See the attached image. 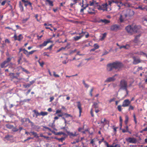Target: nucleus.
Listing matches in <instances>:
<instances>
[{
  "mask_svg": "<svg viewBox=\"0 0 147 147\" xmlns=\"http://www.w3.org/2000/svg\"><path fill=\"white\" fill-rule=\"evenodd\" d=\"M107 66V69L108 71H112L113 68L119 70L122 67L123 65L120 62H114L112 63L108 64Z\"/></svg>",
  "mask_w": 147,
  "mask_h": 147,
  "instance_id": "obj_1",
  "label": "nucleus"
},
{
  "mask_svg": "<svg viewBox=\"0 0 147 147\" xmlns=\"http://www.w3.org/2000/svg\"><path fill=\"white\" fill-rule=\"evenodd\" d=\"M119 86L120 87L119 90L126 89L128 87L127 82L125 80H122L120 82Z\"/></svg>",
  "mask_w": 147,
  "mask_h": 147,
  "instance_id": "obj_2",
  "label": "nucleus"
},
{
  "mask_svg": "<svg viewBox=\"0 0 147 147\" xmlns=\"http://www.w3.org/2000/svg\"><path fill=\"white\" fill-rule=\"evenodd\" d=\"M20 121L22 123V124L25 126H26L28 125V123H27V122H28V123H30L32 125L34 124L28 118H22L20 119Z\"/></svg>",
  "mask_w": 147,
  "mask_h": 147,
  "instance_id": "obj_3",
  "label": "nucleus"
},
{
  "mask_svg": "<svg viewBox=\"0 0 147 147\" xmlns=\"http://www.w3.org/2000/svg\"><path fill=\"white\" fill-rule=\"evenodd\" d=\"M120 29V26L116 24L112 25L110 27V30L116 32Z\"/></svg>",
  "mask_w": 147,
  "mask_h": 147,
  "instance_id": "obj_4",
  "label": "nucleus"
},
{
  "mask_svg": "<svg viewBox=\"0 0 147 147\" xmlns=\"http://www.w3.org/2000/svg\"><path fill=\"white\" fill-rule=\"evenodd\" d=\"M112 2L116 3L117 6L119 7V9H120V7L122 5L126 6V5L127 4V3H125V4L121 2L118 0H112ZM128 5L129 4H128Z\"/></svg>",
  "mask_w": 147,
  "mask_h": 147,
  "instance_id": "obj_5",
  "label": "nucleus"
},
{
  "mask_svg": "<svg viewBox=\"0 0 147 147\" xmlns=\"http://www.w3.org/2000/svg\"><path fill=\"white\" fill-rule=\"evenodd\" d=\"M141 27L140 26L135 25L133 26V32H139L140 31Z\"/></svg>",
  "mask_w": 147,
  "mask_h": 147,
  "instance_id": "obj_6",
  "label": "nucleus"
},
{
  "mask_svg": "<svg viewBox=\"0 0 147 147\" xmlns=\"http://www.w3.org/2000/svg\"><path fill=\"white\" fill-rule=\"evenodd\" d=\"M78 134L75 133L74 134H73L72 133L70 132L69 131H68L66 130H65V136H67L68 135L71 138L72 137H75Z\"/></svg>",
  "mask_w": 147,
  "mask_h": 147,
  "instance_id": "obj_7",
  "label": "nucleus"
},
{
  "mask_svg": "<svg viewBox=\"0 0 147 147\" xmlns=\"http://www.w3.org/2000/svg\"><path fill=\"white\" fill-rule=\"evenodd\" d=\"M133 26L129 25L127 26L125 28V29L127 32L131 34L133 32Z\"/></svg>",
  "mask_w": 147,
  "mask_h": 147,
  "instance_id": "obj_8",
  "label": "nucleus"
},
{
  "mask_svg": "<svg viewBox=\"0 0 147 147\" xmlns=\"http://www.w3.org/2000/svg\"><path fill=\"white\" fill-rule=\"evenodd\" d=\"M126 140L127 142L130 143H136L137 142L135 138L131 137L126 138Z\"/></svg>",
  "mask_w": 147,
  "mask_h": 147,
  "instance_id": "obj_9",
  "label": "nucleus"
},
{
  "mask_svg": "<svg viewBox=\"0 0 147 147\" xmlns=\"http://www.w3.org/2000/svg\"><path fill=\"white\" fill-rule=\"evenodd\" d=\"M13 38L15 40H18L19 41H20L23 38V36H22V35L21 34H19L18 36V37L17 36L16 34L15 33L13 36Z\"/></svg>",
  "mask_w": 147,
  "mask_h": 147,
  "instance_id": "obj_10",
  "label": "nucleus"
},
{
  "mask_svg": "<svg viewBox=\"0 0 147 147\" xmlns=\"http://www.w3.org/2000/svg\"><path fill=\"white\" fill-rule=\"evenodd\" d=\"M130 103L131 101L128 99H126L123 101L122 106L124 107L128 106Z\"/></svg>",
  "mask_w": 147,
  "mask_h": 147,
  "instance_id": "obj_11",
  "label": "nucleus"
},
{
  "mask_svg": "<svg viewBox=\"0 0 147 147\" xmlns=\"http://www.w3.org/2000/svg\"><path fill=\"white\" fill-rule=\"evenodd\" d=\"M132 58L133 59V63L134 64H137L141 62V60L139 58H137L135 56H133Z\"/></svg>",
  "mask_w": 147,
  "mask_h": 147,
  "instance_id": "obj_12",
  "label": "nucleus"
},
{
  "mask_svg": "<svg viewBox=\"0 0 147 147\" xmlns=\"http://www.w3.org/2000/svg\"><path fill=\"white\" fill-rule=\"evenodd\" d=\"M107 4H104L101 5H99L98 9L100 10H104L106 9L107 6Z\"/></svg>",
  "mask_w": 147,
  "mask_h": 147,
  "instance_id": "obj_13",
  "label": "nucleus"
},
{
  "mask_svg": "<svg viewBox=\"0 0 147 147\" xmlns=\"http://www.w3.org/2000/svg\"><path fill=\"white\" fill-rule=\"evenodd\" d=\"M50 42H51V41L50 40H48L47 41H45L43 43L39 45L38 47L40 48H42V47L45 46L48 43Z\"/></svg>",
  "mask_w": 147,
  "mask_h": 147,
  "instance_id": "obj_14",
  "label": "nucleus"
},
{
  "mask_svg": "<svg viewBox=\"0 0 147 147\" xmlns=\"http://www.w3.org/2000/svg\"><path fill=\"white\" fill-rule=\"evenodd\" d=\"M116 79L113 76L111 77L108 78L105 81V82H113Z\"/></svg>",
  "mask_w": 147,
  "mask_h": 147,
  "instance_id": "obj_15",
  "label": "nucleus"
},
{
  "mask_svg": "<svg viewBox=\"0 0 147 147\" xmlns=\"http://www.w3.org/2000/svg\"><path fill=\"white\" fill-rule=\"evenodd\" d=\"M22 1L25 3L24 5L26 7L28 5H29L30 7H32V3L30 2L25 0H22Z\"/></svg>",
  "mask_w": 147,
  "mask_h": 147,
  "instance_id": "obj_16",
  "label": "nucleus"
},
{
  "mask_svg": "<svg viewBox=\"0 0 147 147\" xmlns=\"http://www.w3.org/2000/svg\"><path fill=\"white\" fill-rule=\"evenodd\" d=\"M133 54H137L140 55H143L144 56H146V57H147V55H146V53L141 51H139L134 53Z\"/></svg>",
  "mask_w": 147,
  "mask_h": 147,
  "instance_id": "obj_17",
  "label": "nucleus"
},
{
  "mask_svg": "<svg viewBox=\"0 0 147 147\" xmlns=\"http://www.w3.org/2000/svg\"><path fill=\"white\" fill-rule=\"evenodd\" d=\"M77 107L78 108L79 110V113H80V115L79 116H80L81 115V113L82 112V109L81 108V105L80 103V102H77Z\"/></svg>",
  "mask_w": 147,
  "mask_h": 147,
  "instance_id": "obj_18",
  "label": "nucleus"
},
{
  "mask_svg": "<svg viewBox=\"0 0 147 147\" xmlns=\"http://www.w3.org/2000/svg\"><path fill=\"white\" fill-rule=\"evenodd\" d=\"M9 64L5 61H4L1 64V68H5L7 67Z\"/></svg>",
  "mask_w": 147,
  "mask_h": 147,
  "instance_id": "obj_19",
  "label": "nucleus"
},
{
  "mask_svg": "<svg viewBox=\"0 0 147 147\" xmlns=\"http://www.w3.org/2000/svg\"><path fill=\"white\" fill-rule=\"evenodd\" d=\"M51 132L55 135H60L62 134L64 135V133L63 132H56L54 131H52Z\"/></svg>",
  "mask_w": 147,
  "mask_h": 147,
  "instance_id": "obj_20",
  "label": "nucleus"
},
{
  "mask_svg": "<svg viewBox=\"0 0 147 147\" xmlns=\"http://www.w3.org/2000/svg\"><path fill=\"white\" fill-rule=\"evenodd\" d=\"M142 21L144 24L146 26H147V18H143Z\"/></svg>",
  "mask_w": 147,
  "mask_h": 147,
  "instance_id": "obj_21",
  "label": "nucleus"
},
{
  "mask_svg": "<svg viewBox=\"0 0 147 147\" xmlns=\"http://www.w3.org/2000/svg\"><path fill=\"white\" fill-rule=\"evenodd\" d=\"M100 22L104 23L105 24H107L110 22V21L105 19L101 20L100 21Z\"/></svg>",
  "mask_w": 147,
  "mask_h": 147,
  "instance_id": "obj_22",
  "label": "nucleus"
},
{
  "mask_svg": "<svg viewBox=\"0 0 147 147\" xmlns=\"http://www.w3.org/2000/svg\"><path fill=\"white\" fill-rule=\"evenodd\" d=\"M129 47V46L128 45H123L120 46V49H121L123 48L125 49H128Z\"/></svg>",
  "mask_w": 147,
  "mask_h": 147,
  "instance_id": "obj_23",
  "label": "nucleus"
},
{
  "mask_svg": "<svg viewBox=\"0 0 147 147\" xmlns=\"http://www.w3.org/2000/svg\"><path fill=\"white\" fill-rule=\"evenodd\" d=\"M93 105L92 107L95 109L98 108L99 106L98 105V104L99 103V102H98V103L96 102H93Z\"/></svg>",
  "mask_w": 147,
  "mask_h": 147,
  "instance_id": "obj_24",
  "label": "nucleus"
},
{
  "mask_svg": "<svg viewBox=\"0 0 147 147\" xmlns=\"http://www.w3.org/2000/svg\"><path fill=\"white\" fill-rule=\"evenodd\" d=\"M30 133L34 135V137L35 138H38L39 137V136L38 135V134L36 133L34 131H31Z\"/></svg>",
  "mask_w": 147,
  "mask_h": 147,
  "instance_id": "obj_25",
  "label": "nucleus"
},
{
  "mask_svg": "<svg viewBox=\"0 0 147 147\" xmlns=\"http://www.w3.org/2000/svg\"><path fill=\"white\" fill-rule=\"evenodd\" d=\"M125 19V18H124V16L122 14L120 15L119 20L121 22H123Z\"/></svg>",
  "mask_w": 147,
  "mask_h": 147,
  "instance_id": "obj_26",
  "label": "nucleus"
},
{
  "mask_svg": "<svg viewBox=\"0 0 147 147\" xmlns=\"http://www.w3.org/2000/svg\"><path fill=\"white\" fill-rule=\"evenodd\" d=\"M22 50L23 51L24 54L26 55L27 57H28V51L25 49H23Z\"/></svg>",
  "mask_w": 147,
  "mask_h": 147,
  "instance_id": "obj_27",
  "label": "nucleus"
},
{
  "mask_svg": "<svg viewBox=\"0 0 147 147\" xmlns=\"http://www.w3.org/2000/svg\"><path fill=\"white\" fill-rule=\"evenodd\" d=\"M82 36H77L75 37H74V38L75 41H77L81 38Z\"/></svg>",
  "mask_w": 147,
  "mask_h": 147,
  "instance_id": "obj_28",
  "label": "nucleus"
},
{
  "mask_svg": "<svg viewBox=\"0 0 147 147\" xmlns=\"http://www.w3.org/2000/svg\"><path fill=\"white\" fill-rule=\"evenodd\" d=\"M46 1L48 3L49 5L50 6H53V2L50 0H46Z\"/></svg>",
  "mask_w": 147,
  "mask_h": 147,
  "instance_id": "obj_29",
  "label": "nucleus"
},
{
  "mask_svg": "<svg viewBox=\"0 0 147 147\" xmlns=\"http://www.w3.org/2000/svg\"><path fill=\"white\" fill-rule=\"evenodd\" d=\"M19 7L21 11L23 12L24 11V7L21 4V2H20Z\"/></svg>",
  "mask_w": 147,
  "mask_h": 147,
  "instance_id": "obj_30",
  "label": "nucleus"
},
{
  "mask_svg": "<svg viewBox=\"0 0 147 147\" xmlns=\"http://www.w3.org/2000/svg\"><path fill=\"white\" fill-rule=\"evenodd\" d=\"M107 35V33H104L102 34V35L101 38L100 40H104L105 38L106 37Z\"/></svg>",
  "mask_w": 147,
  "mask_h": 147,
  "instance_id": "obj_31",
  "label": "nucleus"
},
{
  "mask_svg": "<svg viewBox=\"0 0 147 147\" xmlns=\"http://www.w3.org/2000/svg\"><path fill=\"white\" fill-rule=\"evenodd\" d=\"M33 112L36 114V117H37L38 116L40 115V113H39L38 111L35 110H33Z\"/></svg>",
  "mask_w": 147,
  "mask_h": 147,
  "instance_id": "obj_32",
  "label": "nucleus"
},
{
  "mask_svg": "<svg viewBox=\"0 0 147 147\" xmlns=\"http://www.w3.org/2000/svg\"><path fill=\"white\" fill-rule=\"evenodd\" d=\"M48 113L47 112H44L43 111H41L40 113V115H41L43 116H44L45 115H47Z\"/></svg>",
  "mask_w": 147,
  "mask_h": 147,
  "instance_id": "obj_33",
  "label": "nucleus"
},
{
  "mask_svg": "<svg viewBox=\"0 0 147 147\" xmlns=\"http://www.w3.org/2000/svg\"><path fill=\"white\" fill-rule=\"evenodd\" d=\"M70 43H67L66 46L65 47V49H68L70 48Z\"/></svg>",
  "mask_w": 147,
  "mask_h": 147,
  "instance_id": "obj_34",
  "label": "nucleus"
},
{
  "mask_svg": "<svg viewBox=\"0 0 147 147\" xmlns=\"http://www.w3.org/2000/svg\"><path fill=\"white\" fill-rule=\"evenodd\" d=\"M140 36V34L137 35L135 37V39L134 40V42H135L136 43L137 41L138 40V38Z\"/></svg>",
  "mask_w": 147,
  "mask_h": 147,
  "instance_id": "obj_35",
  "label": "nucleus"
},
{
  "mask_svg": "<svg viewBox=\"0 0 147 147\" xmlns=\"http://www.w3.org/2000/svg\"><path fill=\"white\" fill-rule=\"evenodd\" d=\"M12 59L11 58L9 57L7 58L6 60L4 61H5L6 62L9 64V63L11 61Z\"/></svg>",
  "mask_w": 147,
  "mask_h": 147,
  "instance_id": "obj_36",
  "label": "nucleus"
},
{
  "mask_svg": "<svg viewBox=\"0 0 147 147\" xmlns=\"http://www.w3.org/2000/svg\"><path fill=\"white\" fill-rule=\"evenodd\" d=\"M137 9H140L142 10H144L146 9V7H142V6H139L137 8Z\"/></svg>",
  "mask_w": 147,
  "mask_h": 147,
  "instance_id": "obj_37",
  "label": "nucleus"
},
{
  "mask_svg": "<svg viewBox=\"0 0 147 147\" xmlns=\"http://www.w3.org/2000/svg\"><path fill=\"white\" fill-rule=\"evenodd\" d=\"M129 118L128 116L127 115H126L125 116V124H127L128 123V121Z\"/></svg>",
  "mask_w": 147,
  "mask_h": 147,
  "instance_id": "obj_38",
  "label": "nucleus"
},
{
  "mask_svg": "<svg viewBox=\"0 0 147 147\" xmlns=\"http://www.w3.org/2000/svg\"><path fill=\"white\" fill-rule=\"evenodd\" d=\"M30 85L29 84H25L23 85V86L26 88H28L30 86Z\"/></svg>",
  "mask_w": 147,
  "mask_h": 147,
  "instance_id": "obj_39",
  "label": "nucleus"
},
{
  "mask_svg": "<svg viewBox=\"0 0 147 147\" xmlns=\"http://www.w3.org/2000/svg\"><path fill=\"white\" fill-rule=\"evenodd\" d=\"M36 50H34L28 52V57H29L30 55L33 54L34 52H36Z\"/></svg>",
  "mask_w": 147,
  "mask_h": 147,
  "instance_id": "obj_40",
  "label": "nucleus"
},
{
  "mask_svg": "<svg viewBox=\"0 0 147 147\" xmlns=\"http://www.w3.org/2000/svg\"><path fill=\"white\" fill-rule=\"evenodd\" d=\"M38 63H39L40 65L42 67H43V65L44 64V62L43 61L40 62L39 61H38Z\"/></svg>",
  "mask_w": 147,
  "mask_h": 147,
  "instance_id": "obj_41",
  "label": "nucleus"
},
{
  "mask_svg": "<svg viewBox=\"0 0 147 147\" xmlns=\"http://www.w3.org/2000/svg\"><path fill=\"white\" fill-rule=\"evenodd\" d=\"M22 58L21 57H20L18 58V64H21L22 63H21L20 61L22 60Z\"/></svg>",
  "mask_w": 147,
  "mask_h": 147,
  "instance_id": "obj_42",
  "label": "nucleus"
},
{
  "mask_svg": "<svg viewBox=\"0 0 147 147\" xmlns=\"http://www.w3.org/2000/svg\"><path fill=\"white\" fill-rule=\"evenodd\" d=\"M64 50V48L63 47H62L60 48L59 49H58V50H57V53H58L62 50Z\"/></svg>",
  "mask_w": 147,
  "mask_h": 147,
  "instance_id": "obj_43",
  "label": "nucleus"
},
{
  "mask_svg": "<svg viewBox=\"0 0 147 147\" xmlns=\"http://www.w3.org/2000/svg\"><path fill=\"white\" fill-rule=\"evenodd\" d=\"M94 48H95V49H98L99 47V46L97 44H94Z\"/></svg>",
  "mask_w": 147,
  "mask_h": 147,
  "instance_id": "obj_44",
  "label": "nucleus"
},
{
  "mask_svg": "<svg viewBox=\"0 0 147 147\" xmlns=\"http://www.w3.org/2000/svg\"><path fill=\"white\" fill-rule=\"evenodd\" d=\"M99 5H98V3L96 2L95 1H94V6L95 7H98L99 6Z\"/></svg>",
  "mask_w": 147,
  "mask_h": 147,
  "instance_id": "obj_45",
  "label": "nucleus"
},
{
  "mask_svg": "<svg viewBox=\"0 0 147 147\" xmlns=\"http://www.w3.org/2000/svg\"><path fill=\"white\" fill-rule=\"evenodd\" d=\"M94 0L92 2H91V1H90L89 2V5L91 6H94Z\"/></svg>",
  "mask_w": 147,
  "mask_h": 147,
  "instance_id": "obj_46",
  "label": "nucleus"
},
{
  "mask_svg": "<svg viewBox=\"0 0 147 147\" xmlns=\"http://www.w3.org/2000/svg\"><path fill=\"white\" fill-rule=\"evenodd\" d=\"M64 140V137H62L61 138H59L58 140L59 142H62Z\"/></svg>",
  "mask_w": 147,
  "mask_h": 147,
  "instance_id": "obj_47",
  "label": "nucleus"
},
{
  "mask_svg": "<svg viewBox=\"0 0 147 147\" xmlns=\"http://www.w3.org/2000/svg\"><path fill=\"white\" fill-rule=\"evenodd\" d=\"M53 76H54V77H59V76L58 75L56 74L55 72L53 71Z\"/></svg>",
  "mask_w": 147,
  "mask_h": 147,
  "instance_id": "obj_48",
  "label": "nucleus"
},
{
  "mask_svg": "<svg viewBox=\"0 0 147 147\" xmlns=\"http://www.w3.org/2000/svg\"><path fill=\"white\" fill-rule=\"evenodd\" d=\"M121 106H121V105H119L118 106L117 109H118V110L119 111H121Z\"/></svg>",
  "mask_w": 147,
  "mask_h": 147,
  "instance_id": "obj_49",
  "label": "nucleus"
},
{
  "mask_svg": "<svg viewBox=\"0 0 147 147\" xmlns=\"http://www.w3.org/2000/svg\"><path fill=\"white\" fill-rule=\"evenodd\" d=\"M72 117V116L70 114H68L65 113V117Z\"/></svg>",
  "mask_w": 147,
  "mask_h": 147,
  "instance_id": "obj_50",
  "label": "nucleus"
},
{
  "mask_svg": "<svg viewBox=\"0 0 147 147\" xmlns=\"http://www.w3.org/2000/svg\"><path fill=\"white\" fill-rule=\"evenodd\" d=\"M97 139H94L92 140L90 142V143L93 144L94 143V142L96 141V140H97Z\"/></svg>",
  "mask_w": 147,
  "mask_h": 147,
  "instance_id": "obj_51",
  "label": "nucleus"
},
{
  "mask_svg": "<svg viewBox=\"0 0 147 147\" xmlns=\"http://www.w3.org/2000/svg\"><path fill=\"white\" fill-rule=\"evenodd\" d=\"M133 117L134 118V120L136 123H137V121L136 119V115L135 114H133Z\"/></svg>",
  "mask_w": 147,
  "mask_h": 147,
  "instance_id": "obj_52",
  "label": "nucleus"
},
{
  "mask_svg": "<svg viewBox=\"0 0 147 147\" xmlns=\"http://www.w3.org/2000/svg\"><path fill=\"white\" fill-rule=\"evenodd\" d=\"M61 113V110H57L56 111V113L55 114H57L58 113Z\"/></svg>",
  "mask_w": 147,
  "mask_h": 147,
  "instance_id": "obj_53",
  "label": "nucleus"
},
{
  "mask_svg": "<svg viewBox=\"0 0 147 147\" xmlns=\"http://www.w3.org/2000/svg\"><path fill=\"white\" fill-rule=\"evenodd\" d=\"M31 91V89H29L28 90V91L26 93V96H27Z\"/></svg>",
  "mask_w": 147,
  "mask_h": 147,
  "instance_id": "obj_54",
  "label": "nucleus"
},
{
  "mask_svg": "<svg viewBox=\"0 0 147 147\" xmlns=\"http://www.w3.org/2000/svg\"><path fill=\"white\" fill-rule=\"evenodd\" d=\"M53 45H51L49 47L47 48L46 50H48V49H50L51 50L52 49V47H53Z\"/></svg>",
  "mask_w": 147,
  "mask_h": 147,
  "instance_id": "obj_55",
  "label": "nucleus"
},
{
  "mask_svg": "<svg viewBox=\"0 0 147 147\" xmlns=\"http://www.w3.org/2000/svg\"><path fill=\"white\" fill-rule=\"evenodd\" d=\"M109 53V52L107 51H106L105 50L104 53L102 54V56H103L105 55H107Z\"/></svg>",
  "mask_w": 147,
  "mask_h": 147,
  "instance_id": "obj_56",
  "label": "nucleus"
},
{
  "mask_svg": "<svg viewBox=\"0 0 147 147\" xmlns=\"http://www.w3.org/2000/svg\"><path fill=\"white\" fill-rule=\"evenodd\" d=\"M6 1H5V0L3 1L1 3V5H2V6L4 5H5V3H6Z\"/></svg>",
  "mask_w": 147,
  "mask_h": 147,
  "instance_id": "obj_57",
  "label": "nucleus"
},
{
  "mask_svg": "<svg viewBox=\"0 0 147 147\" xmlns=\"http://www.w3.org/2000/svg\"><path fill=\"white\" fill-rule=\"evenodd\" d=\"M43 127L45 129H47L50 131H51V129L48 127H47L46 126H44Z\"/></svg>",
  "mask_w": 147,
  "mask_h": 147,
  "instance_id": "obj_58",
  "label": "nucleus"
},
{
  "mask_svg": "<svg viewBox=\"0 0 147 147\" xmlns=\"http://www.w3.org/2000/svg\"><path fill=\"white\" fill-rule=\"evenodd\" d=\"M90 114H91V116L92 117H94V115L93 114V110L92 109H91V111H90Z\"/></svg>",
  "mask_w": 147,
  "mask_h": 147,
  "instance_id": "obj_59",
  "label": "nucleus"
},
{
  "mask_svg": "<svg viewBox=\"0 0 147 147\" xmlns=\"http://www.w3.org/2000/svg\"><path fill=\"white\" fill-rule=\"evenodd\" d=\"M50 102H51L54 99V98L53 96L51 97L50 98Z\"/></svg>",
  "mask_w": 147,
  "mask_h": 147,
  "instance_id": "obj_60",
  "label": "nucleus"
},
{
  "mask_svg": "<svg viewBox=\"0 0 147 147\" xmlns=\"http://www.w3.org/2000/svg\"><path fill=\"white\" fill-rule=\"evenodd\" d=\"M134 109V107L130 105L129 106V107L128 109V110L129 111L130 110H133Z\"/></svg>",
  "mask_w": 147,
  "mask_h": 147,
  "instance_id": "obj_61",
  "label": "nucleus"
},
{
  "mask_svg": "<svg viewBox=\"0 0 147 147\" xmlns=\"http://www.w3.org/2000/svg\"><path fill=\"white\" fill-rule=\"evenodd\" d=\"M115 99V98H113L112 99H111L109 101V103H111V102L114 101V100Z\"/></svg>",
  "mask_w": 147,
  "mask_h": 147,
  "instance_id": "obj_62",
  "label": "nucleus"
},
{
  "mask_svg": "<svg viewBox=\"0 0 147 147\" xmlns=\"http://www.w3.org/2000/svg\"><path fill=\"white\" fill-rule=\"evenodd\" d=\"M6 126L8 128H11L13 126L9 125H7Z\"/></svg>",
  "mask_w": 147,
  "mask_h": 147,
  "instance_id": "obj_63",
  "label": "nucleus"
},
{
  "mask_svg": "<svg viewBox=\"0 0 147 147\" xmlns=\"http://www.w3.org/2000/svg\"><path fill=\"white\" fill-rule=\"evenodd\" d=\"M21 68L22 70L23 71H24L26 72H28L27 70L25 69L24 68L22 67H21Z\"/></svg>",
  "mask_w": 147,
  "mask_h": 147,
  "instance_id": "obj_64",
  "label": "nucleus"
}]
</instances>
